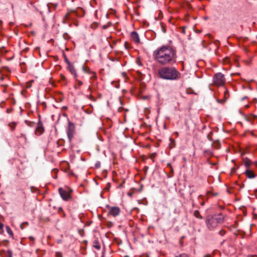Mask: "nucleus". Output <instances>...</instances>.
Wrapping results in <instances>:
<instances>
[{
    "label": "nucleus",
    "mask_w": 257,
    "mask_h": 257,
    "mask_svg": "<svg viewBox=\"0 0 257 257\" xmlns=\"http://www.w3.org/2000/svg\"><path fill=\"white\" fill-rule=\"evenodd\" d=\"M155 58L159 63L167 64L174 61L175 52L170 47L164 46L158 49Z\"/></svg>",
    "instance_id": "obj_1"
},
{
    "label": "nucleus",
    "mask_w": 257,
    "mask_h": 257,
    "mask_svg": "<svg viewBox=\"0 0 257 257\" xmlns=\"http://www.w3.org/2000/svg\"><path fill=\"white\" fill-rule=\"evenodd\" d=\"M159 73L160 76L165 79L174 80L177 78L178 72L174 68L164 67L161 69Z\"/></svg>",
    "instance_id": "obj_2"
},
{
    "label": "nucleus",
    "mask_w": 257,
    "mask_h": 257,
    "mask_svg": "<svg viewBox=\"0 0 257 257\" xmlns=\"http://www.w3.org/2000/svg\"><path fill=\"white\" fill-rule=\"evenodd\" d=\"M224 217L222 214L209 215L207 219V225L210 229H213L222 223Z\"/></svg>",
    "instance_id": "obj_3"
},
{
    "label": "nucleus",
    "mask_w": 257,
    "mask_h": 257,
    "mask_svg": "<svg viewBox=\"0 0 257 257\" xmlns=\"http://www.w3.org/2000/svg\"><path fill=\"white\" fill-rule=\"evenodd\" d=\"M225 79L224 75L221 73H217L214 75L213 78V84L218 86L224 85Z\"/></svg>",
    "instance_id": "obj_4"
},
{
    "label": "nucleus",
    "mask_w": 257,
    "mask_h": 257,
    "mask_svg": "<svg viewBox=\"0 0 257 257\" xmlns=\"http://www.w3.org/2000/svg\"><path fill=\"white\" fill-rule=\"evenodd\" d=\"M73 190L69 189L68 190H65L62 188H59V192L62 198L65 201H68L71 198V194Z\"/></svg>",
    "instance_id": "obj_5"
},
{
    "label": "nucleus",
    "mask_w": 257,
    "mask_h": 257,
    "mask_svg": "<svg viewBox=\"0 0 257 257\" xmlns=\"http://www.w3.org/2000/svg\"><path fill=\"white\" fill-rule=\"evenodd\" d=\"M75 133V125L73 123L69 121L67 128V135L70 142L72 141Z\"/></svg>",
    "instance_id": "obj_6"
},
{
    "label": "nucleus",
    "mask_w": 257,
    "mask_h": 257,
    "mask_svg": "<svg viewBox=\"0 0 257 257\" xmlns=\"http://www.w3.org/2000/svg\"><path fill=\"white\" fill-rule=\"evenodd\" d=\"M120 213V209L117 207H112L110 208L108 215L115 217L117 216Z\"/></svg>",
    "instance_id": "obj_7"
},
{
    "label": "nucleus",
    "mask_w": 257,
    "mask_h": 257,
    "mask_svg": "<svg viewBox=\"0 0 257 257\" xmlns=\"http://www.w3.org/2000/svg\"><path fill=\"white\" fill-rule=\"evenodd\" d=\"M44 132V128L42 122L39 120L37 123V126L35 130V133L37 135H42Z\"/></svg>",
    "instance_id": "obj_8"
},
{
    "label": "nucleus",
    "mask_w": 257,
    "mask_h": 257,
    "mask_svg": "<svg viewBox=\"0 0 257 257\" xmlns=\"http://www.w3.org/2000/svg\"><path fill=\"white\" fill-rule=\"evenodd\" d=\"M131 39L133 41L137 44L140 43V39L138 34L136 32H133L131 34Z\"/></svg>",
    "instance_id": "obj_9"
},
{
    "label": "nucleus",
    "mask_w": 257,
    "mask_h": 257,
    "mask_svg": "<svg viewBox=\"0 0 257 257\" xmlns=\"http://www.w3.org/2000/svg\"><path fill=\"white\" fill-rule=\"evenodd\" d=\"M82 69H83V71L85 73H87L88 74L92 73V76H91L92 78H95L96 77V73L94 72L91 71L89 67H88L87 66L85 67V66H83L82 67Z\"/></svg>",
    "instance_id": "obj_10"
},
{
    "label": "nucleus",
    "mask_w": 257,
    "mask_h": 257,
    "mask_svg": "<svg viewBox=\"0 0 257 257\" xmlns=\"http://www.w3.org/2000/svg\"><path fill=\"white\" fill-rule=\"evenodd\" d=\"M68 70L71 73V74L74 75V78L76 79L77 77V74L76 73V71L73 65H72L70 63H69Z\"/></svg>",
    "instance_id": "obj_11"
},
{
    "label": "nucleus",
    "mask_w": 257,
    "mask_h": 257,
    "mask_svg": "<svg viewBox=\"0 0 257 257\" xmlns=\"http://www.w3.org/2000/svg\"><path fill=\"white\" fill-rule=\"evenodd\" d=\"M245 174L246 176L250 179L253 178L255 176L253 172L250 170H246L245 171Z\"/></svg>",
    "instance_id": "obj_12"
},
{
    "label": "nucleus",
    "mask_w": 257,
    "mask_h": 257,
    "mask_svg": "<svg viewBox=\"0 0 257 257\" xmlns=\"http://www.w3.org/2000/svg\"><path fill=\"white\" fill-rule=\"evenodd\" d=\"M6 229L7 233L10 235V236L13 238L14 234L11 228L9 226H7Z\"/></svg>",
    "instance_id": "obj_13"
},
{
    "label": "nucleus",
    "mask_w": 257,
    "mask_h": 257,
    "mask_svg": "<svg viewBox=\"0 0 257 257\" xmlns=\"http://www.w3.org/2000/svg\"><path fill=\"white\" fill-rule=\"evenodd\" d=\"M93 246L95 248H96L97 249H100V244L99 242L97 240H95L93 242Z\"/></svg>",
    "instance_id": "obj_14"
},
{
    "label": "nucleus",
    "mask_w": 257,
    "mask_h": 257,
    "mask_svg": "<svg viewBox=\"0 0 257 257\" xmlns=\"http://www.w3.org/2000/svg\"><path fill=\"white\" fill-rule=\"evenodd\" d=\"M244 164L246 168H248L250 165V162L249 160L246 159L244 161Z\"/></svg>",
    "instance_id": "obj_15"
},
{
    "label": "nucleus",
    "mask_w": 257,
    "mask_h": 257,
    "mask_svg": "<svg viewBox=\"0 0 257 257\" xmlns=\"http://www.w3.org/2000/svg\"><path fill=\"white\" fill-rule=\"evenodd\" d=\"M12 256L13 252L11 250H9L6 252L5 257H12Z\"/></svg>",
    "instance_id": "obj_16"
},
{
    "label": "nucleus",
    "mask_w": 257,
    "mask_h": 257,
    "mask_svg": "<svg viewBox=\"0 0 257 257\" xmlns=\"http://www.w3.org/2000/svg\"><path fill=\"white\" fill-rule=\"evenodd\" d=\"M136 63L140 66H142L143 64L141 62V59L139 57H138L136 60Z\"/></svg>",
    "instance_id": "obj_17"
},
{
    "label": "nucleus",
    "mask_w": 257,
    "mask_h": 257,
    "mask_svg": "<svg viewBox=\"0 0 257 257\" xmlns=\"http://www.w3.org/2000/svg\"><path fill=\"white\" fill-rule=\"evenodd\" d=\"M175 257H189V255L186 253H182Z\"/></svg>",
    "instance_id": "obj_18"
},
{
    "label": "nucleus",
    "mask_w": 257,
    "mask_h": 257,
    "mask_svg": "<svg viewBox=\"0 0 257 257\" xmlns=\"http://www.w3.org/2000/svg\"><path fill=\"white\" fill-rule=\"evenodd\" d=\"M29 225V223L28 222H24L23 223H22L21 225H20V227L22 229H23L24 228L23 227V225Z\"/></svg>",
    "instance_id": "obj_19"
},
{
    "label": "nucleus",
    "mask_w": 257,
    "mask_h": 257,
    "mask_svg": "<svg viewBox=\"0 0 257 257\" xmlns=\"http://www.w3.org/2000/svg\"><path fill=\"white\" fill-rule=\"evenodd\" d=\"M75 80H76V81H77L78 86H80V85H81L83 84V83H82V82L81 81L78 80L77 79V78L75 79Z\"/></svg>",
    "instance_id": "obj_20"
},
{
    "label": "nucleus",
    "mask_w": 257,
    "mask_h": 257,
    "mask_svg": "<svg viewBox=\"0 0 257 257\" xmlns=\"http://www.w3.org/2000/svg\"><path fill=\"white\" fill-rule=\"evenodd\" d=\"M10 126L11 127L12 130L13 131L15 127V124H10Z\"/></svg>",
    "instance_id": "obj_21"
},
{
    "label": "nucleus",
    "mask_w": 257,
    "mask_h": 257,
    "mask_svg": "<svg viewBox=\"0 0 257 257\" xmlns=\"http://www.w3.org/2000/svg\"><path fill=\"white\" fill-rule=\"evenodd\" d=\"M4 224L0 222V230H3Z\"/></svg>",
    "instance_id": "obj_22"
},
{
    "label": "nucleus",
    "mask_w": 257,
    "mask_h": 257,
    "mask_svg": "<svg viewBox=\"0 0 257 257\" xmlns=\"http://www.w3.org/2000/svg\"><path fill=\"white\" fill-rule=\"evenodd\" d=\"M194 215H195L197 217H198V218H199V216H198V215H199V212H198V211H196L195 212V213H194Z\"/></svg>",
    "instance_id": "obj_23"
},
{
    "label": "nucleus",
    "mask_w": 257,
    "mask_h": 257,
    "mask_svg": "<svg viewBox=\"0 0 257 257\" xmlns=\"http://www.w3.org/2000/svg\"><path fill=\"white\" fill-rule=\"evenodd\" d=\"M122 76H123V77L125 79L126 77V73L125 72H122Z\"/></svg>",
    "instance_id": "obj_24"
},
{
    "label": "nucleus",
    "mask_w": 257,
    "mask_h": 257,
    "mask_svg": "<svg viewBox=\"0 0 257 257\" xmlns=\"http://www.w3.org/2000/svg\"><path fill=\"white\" fill-rule=\"evenodd\" d=\"M29 238H30V239H31V240H33V241L34 240V239H35L34 237H33L32 236H30Z\"/></svg>",
    "instance_id": "obj_25"
},
{
    "label": "nucleus",
    "mask_w": 257,
    "mask_h": 257,
    "mask_svg": "<svg viewBox=\"0 0 257 257\" xmlns=\"http://www.w3.org/2000/svg\"><path fill=\"white\" fill-rule=\"evenodd\" d=\"M224 232H223L222 231H220L219 232V234L221 235H223L224 234Z\"/></svg>",
    "instance_id": "obj_26"
},
{
    "label": "nucleus",
    "mask_w": 257,
    "mask_h": 257,
    "mask_svg": "<svg viewBox=\"0 0 257 257\" xmlns=\"http://www.w3.org/2000/svg\"><path fill=\"white\" fill-rule=\"evenodd\" d=\"M21 137H24L25 138V139L26 140L27 138L24 135L21 134Z\"/></svg>",
    "instance_id": "obj_27"
},
{
    "label": "nucleus",
    "mask_w": 257,
    "mask_h": 257,
    "mask_svg": "<svg viewBox=\"0 0 257 257\" xmlns=\"http://www.w3.org/2000/svg\"><path fill=\"white\" fill-rule=\"evenodd\" d=\"M2 24H3V22H2V20H0V26H1V25H2Z\"/></svg>",
    "instance_id": "obj_28"
},
{
    "label": "nucleus",
    "mask_w": 257,
    "mask_h": 257,
    "mask_svg": "<svg viewBox=\"0 0 257 257\" xmlns=\"http://www.w3.org/2000/svg\"><path fill=\"white\" fill-rule=\"evenodd\" d=\"M170 140L171 141H172V142H174V140H173V139H171V138L170 139Z\"/></svg>",
    "instance_id": "obj_29"
},
{
    "label": "nucleus",
    "mask_w": 257,
    "mask_h": 257,
    "mask_svg": "<svg viewBox=\"0 0 257 257\" xmlns=\"http://www.w3.org/2000/svg\"><path fill=\"white\" fill-rule=\"evenodd\" d=\"M103 28L104 29H106V27L105 26H103Z\"/></svg>",
    "instance_id": "obj_30"
},
{
    "label": "nucleus",
    "mask_w": 257,
    "mask_h": 257,
    "mask_svg": "<svg viewBox=\"0 0 257 257\" xmlns=\"http://www.w3.org/2000/svg\"><path fill=\"white\" fill-rule=\"evenodd\" d=\"M143 89H141V90H140V93H143Z\"/></svg>",
    "instance_id": "obj_31"
},
{
    "label": "nucleus",
    "mask_w": 257,
    "mask_h": 257,
    "mask_svg": "<svg viewBox=\"0 0 257 257\" xmlns=\"http://www.w3.org/2000/svg\"><path fill=\"white\" fill-rule=\"evenodd\" d=\"M143 187V186L142 185L141 186V190H142Z\"/></svg>",
    "instance_id": "obj_32"
},
{
    "label": "nucleus",
    "mask_w": 257,
    "mask_h": 257,
    "mask_svg": "<svg viewBox=\"0 0 257 257\" xmlns=\"http://www.w3.org/2000/svg\"><path fill=\"white\" fill-rule=\"evenodd\" d=\"M65 61H66L68 63H69V62H68V60H67V58H66Z\"/></svg>",
    "instance_id": "obj_33"
},
{
    "label": "nucleus",
    "mask_w": 257,
    "mask_h": 257,
    "mask_svg": "<svg viewBox=\"0 0 257 257\" xmlns=\"http://www.w3.org/2000/svg\"><path fill=\"white\" fill-rule=\"evenodd\" d=\"M92 97H92V96H91V95H90V96H89V98H90V99H91V98H92Z\"/></svg>",
    "instance_id": "obj_34"
},
{
    "label": "nucleus",
    "mask_w": 257,
    "mask_h": 257,
    "mask_svg": "<svg viewBox=\"0 0 257 257\" xmlns=\"http://www.w3.org/2000/svg\"><path fill=\"white\" fill-rule=\"evenodd\" d=\"M66 17H68V14H66V16H65Z\"/></svg>",
    "instance_id": "obj_35"
},
{
    "label": "nucleus",
    "mask_w": 257,
    "mask_h": 257,
    "mask_svg": "<svg viewBox=\"0 0 257 257\" xmlns=\"http://www.w3.org/2000/svg\"><path fill=\"white\" fill-rule=\"evenodd\" d=\"M137 72H138L140 74L142 75V73H141L139 71H137Z\"/></svg>",
    "instance_id": "obj_36"
},
{
    "label": "nucleus",
    "mask_w": 257,
    "mask_h": 257,
    "mask_svg": "<svg viewBox=\"0 0 257 257\" xmlns=\"http://www.w3.org/2000/svg\"><path fill=\"white\" fill-rule=\"evenodd\" d=\"M141 95H143V94H142ZM142 97L143 99H144V98H145L144 96H142Z\"/></svg>",
    "instance_id": "obj_37"
},
{
    "label": "nucleus",
    "mask_w": 257,
    "mask_h": 257,
    "mask_svg": "<svg viewBox=\"0 0 257 257\" xmlns=\"http://www.w3.org/2000/svg\"><path fill=\"white\" fill-rule=\"evenodd\" d=\"M73 12L75 14H76V13L75 11H73Z\"/></svg>",
    "instance_id": "obj_38"
},
{
    "label": "nucleus",
    "mask_w": 257,
    "mask_h": 257,
    "mask_svg": "<svg viewBox=\"0 0 257 257\" xmlns=\"http://www.w3.org/2000/svg\"><path fill=\"white\" fill-rule=\"evenodd\" d=\"M99 165H98V164H97L96 165V167H98Z\"/></svg>",
    "instance_id": "obj_39"
},
{
    "label": "nucleus",
    "mask_w": 257,
    "mask_h": 257,
    "mask_svg": "<svg viewBox=\"0 0 257 257\" xmlns=\"http://www.w3.org/2000/svg\"><path fill=\"white\" fill-rule=\"evenodd\" d=\"M227 93V91H225V94H226V93Z\"/></svg>",
    "instance_id": "obj_40"
},
{
    "label": "nucleus",
    "mask_w": 257,
    "mask_h": 257,
    "mask_svg": "<svg viewBox=\"0 0 257 257\" xmlns=\"http://www.w3.org/2000/svg\"><path fill=\"white\" fill-rule=\"evenodd\" d=\"M206 257H210L209 256H207Z\"/></svg>",
    "instance_id": "obj_41"
}]
</instances>
